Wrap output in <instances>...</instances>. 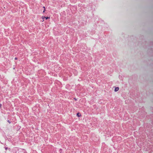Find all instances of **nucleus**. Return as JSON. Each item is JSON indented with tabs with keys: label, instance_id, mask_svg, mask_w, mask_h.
Listing matches in <instances>:
<instances>
[{
	"label": "nucleus",
	"instance_id": "nucleus-1",
	"mask_svg": "<svg viewBox=\"0 0 153 153\" xmlns=\"http://www.w3.org/2000/svg\"><path fill=\"white\" fill-rule=\"evenodd\" d=\"M42 19H43V21H44V18H45V19H48L50 18V17H46L44 16H42Z\"/></svg>",
	"mask_w": 153,
	"mask_h": 153
},
{
	"label": "nucleus",
	"instance_id": "nucleus-2",
	"mask_svg": "<svg viewBox=\"0 0 153 153\" xmlns=\"http://www.w3.org/2000/svg\"><path fill=\"white\" fill-rule=\"evenodd\" d=\"M119 88L118 87H117L115 88L114 91L115 92H117L119 91Z\"/></svg>",
	"mask_w": 153,
	"mask_h": 153
},
{
	"label": "nucleus",
	"instance_id": "nucleus-3",
	"mask_svg": "<svg viewBox=\"0 0 153 153\" xmlns=\"http://www.w3.org/2000/svg\"><path fill=\"white\" fill-rule=\"evenodd\" d=\"M76 115L78 117H80L81 116V114L79 113H77L76 114Z\"/></svg>",
	"mask_w": 153,
	"mask_h": 153
},
{
	"label": "nucleus",
	"instance_id": "nucleus-4",
	"mask_svg": "<svg viewBox=\"0 0 153 153\" xmlns=\"http://www.w3.org/2000/svg\"><path fill=\"white\" fill-rule=\"evenodd\" d=\"M5 149L6 150H7V148H5Z\"/></svg>",
	"mask_w": 153,
	"mask_h": 153
},
{
	"label": "nucleus",
	"instance_id": "nucleus-5",
	"mask_svg": "<svg viewBox=\"0 0 153 153\" xmlns=\"http://www.w3.org/2000/svg\"><path fill=\"white\" fill-rule=\"evenodd\" d=\"M45 10H44L43 12V13H44L45 12Z\"/></svg>",
	"mask_w": 153,
	"mask_h": 153
}]
</instances>
